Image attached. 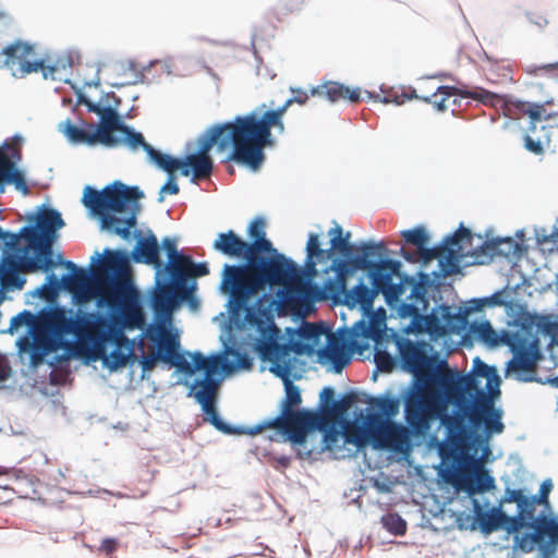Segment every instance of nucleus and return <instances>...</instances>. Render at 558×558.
Wrapping results in <instances>:
<instances>
[{
  "instance_id": "bb28decb",
  "label": "nucleus",
  "mask_w": 558,
  "mask_h": 558,
  "mask_svg": "<svg viewBox=\"0 0 558 558\" xmlns=\"http://www.w3.org/2000/svg\"><path fill=\"white\" fill-rule=\"evenodd\" d=\"M409 373L412 374L410 383L400 387V391L403 393L407 413L411 409L415 411V413L418 412L423 415H427L429 411V393L427 387L432 381V377L422 374L421 371Z\"/></svg>"
},
{
  "instance_id": "680f3d73",
  "label": "nucleus",
  "mask_w": 558,
  "mask_h": 558,
  "mask_svg": "<svg viewBox=\"0 0 558 558\" xmlns=\"http://www.w3.org/2000/svg\"><path fill=\"white\" fill-rule=\"evenodd\" d=\"M457 527L460 531L470 530L475 531L478 529V522L476 520V511H474V515L461 511L458 513L456 518Z\"/></svg>"
},
{
  "instance_id": "2eb2a0df",
  "label": "nucleus",
  "mask_w": 558,
  "mask_h": 558,
  "mask_svg": "<svg viewBox=\"0 0 558 558\" xmlns=\"http://www.w3.org/2000/svg\"><path fill=\"white\" fill-rule=\"evenodd\" d=\"M536 319L537 314L526 312L512 324L517 330L504 329L506 347L512 353V359L507 362L506 377L511 374V368L532 367L541 360L539 339L535 336Z\"/></svg>"
},
{
  "instance_id": "5fc2aeb1",
  "label": "nucleus",
  "mask_w": 558,
  "mask_h": 558,
  "mask_svg": "<svg viewBox=\"0 0 558 558\" xmlns=\"http://www.w3.org/2000/svg\"><path fill=\"white\" fill-rule=\"evenodd\" d=\"M35 319V314L31 310H23L17 314L13 315L10 319L9 326L5 330H1L2 333L14 335L19 328L24 326H31Z\"/></svg>"
},
{
  "instance_id": "f03ea898",
  "label": "nucleus",
  "mask_w": 558,
  "mask_h": 558,
  "mask_svg": "<svg viewBox=\"0 0 558 558\" xmlns=\"http://www.w3.org/2000/svg\"><path fill=\"white\" fill-rule=\"evenodd\" d=\"M211 247L223 256L240 259L223 264L220 272L218 290L227 298L225 306L229 324L243 329L255 323L265 330V323L272 324V315L279 308V298L283 296L286 288L280 287L277 293H270L266 283L256 284V264L248 251L255 244L247 243L234 230L219 232Z\"/></svg>"
},
{
  "instance_id": "a19ab883",
  "label": "nucleus",
  "mask_w": 558,
  "mask_h": 558,
  "mask_svg": "<svg viewBox=\"0 0 558 558\" xmlns=\"http://www.w3.org/2000/svg\"><path fill=\"white\" fill-rule=\"evenodd\" d=\"M93 348L101 354L102 367L107 368L110 373L118 372L130 363L131 353L129 349L124 351L120 347L114 345L110 353L107 354L108 347L105 350L101 348L96 349L94 345Z\"/></svg>"
},
{
  "instance_id": "ea45409f",
  "label": "nucleus",
  "mask_w": 558,
  "mask_h": 558,
  "mask_svg": "<svg viewBox=\"0 0 558 558\" xmlns=\"http://www.w3.org/2000/svg\"><path fill=\"white\" fill-rule=\"evenodd\" d=\"M477 377L486 379V388L488 389V393H485L486 397L497 393L501 395V378L499 376L498 369L495 365H489L481 360L480 356L473 359L472 371Z\"/></svg>"
},
{
  "instance_id": "4468645a",
  "label": "nucleus",
  "mask_w": 558,
  "mask_h": 558,
  "mask_svg": "<svg viewBox=\"0 0 558 558\" xmlns=\"http://www.w3.org/2000/svg\"><path fill=\"white\" fill-rule=\"evenodd\" d=\"M265 219L256 216L247 226V243L255 244L254 248H250L256 264L258 283H266L270 293H274V277L279 269H284L287 266L293 264V259L286 256L283 253L278 252L274 247L270 240L266 236Z\"/></svg>"
},
{
  "instance_id": "0e129e2a",
  "label": "nucleus",
  "mask_w": 558,
  "mask_h": 558,
  "mask_svg": "<svg viewBox=\"0 0 558 558\" xmlns=\"http://www.w3.org/2000/svg\"><path fill=\"white\" fill-rule=\"evenodd\" d=\"M518 108L523 110L529 116L532 124L533 122H539L543 118V104H529L520 101Z\"/></svg>"
},
{
  "instance_id": "e433bc0d",
  "label": "nucleus",
  "mask_w": 558,
  "mask_h": 558,
  "mask_svg": "<svg viewBox=\"0 0 558 558\" xmlns=\"http://www.w3.org/2000/svg\"><path fill=\"white\" fill-rule=\"evenodd\" d=\"M53 259L58 262V265L64 266L66 271L72 276L73 281L80 287H83L94 277L96 270H93L92 267L98 266L101 255L99 252L95 251L94 255L90 256L89 264L85 267H80L72 260L64 259L61 253H58Z\"/></svg>"
},
{
  "instance_id": "9d476101",
  "label": "nucleus",
  "mask_w": 558,
  "mask_h": 558,
  "mask_svg": "<svg viewBox=\"0 0 558 558\" xmlns=\"http://www.w3.org/2000/svg\"><path fill=\"white\" fill-rule=\"evenodd\" d=\"M130 137H133L134 145L128 142H122L131 151H136L142 148L146 153L149 162L154 163L160 170L170 173L173 169L179 170V173L183 177H191V182L195 183L197 177H207L213 172L214 163L209 151L213 147H216L218 153L225 151V148L220 146V132L218 124L215 123L206 129L202 133L197 141L196 147L193 142L185 144V154L183 157H173L169 154L161 153L155 149L148 144L144 135L132 126Z\"/></svg>"
},
{
  "instance_id": "69168bd1",
  "label": "nucleus",
  "mask_w": 558,
  "mask_h": 558,
  "mask_svg": "<svg viewBox=\"0 0 558 558\" xmlns=\"http://www.w3.org/2000/svg\"><path fill=\"white\" fill-rule=\"evenodd\" d=\"M437 245H439V248L446 251L449 256L464 254L463 247H460L459 240H457L456 235L447 234Z\"/></svg>"
},
{
  "instance_id": "b1692460",
  "label": "nucleus",
  "mask_w": 558,
  "mask_h": 558,
  "mask_svg": "<svg viewBox=\"0 0 558 558\" xmlns=\"http://www.w3.org/2000/svg\"><path fill=\"white\" fill-rule=\"evenodd\" d=\"M12 251L7 260L0 265L1 287L4 291H20L24 288L26 277L21 272L19 266H25V258H34L32 244L29 246L15 245Z\"/></svg>"
},
{
  "instance_id": "1a4fd4ad",
  "label": "nucleus",
  "mask_w": 558,
  "mask_h": 558,
  "mask_svg": "<svg viewBox=\"0 0 558 558\" xmlns=\"http://www.w3.org/2000/svg\"><path fill=\"white\" fill-rule=\"evenodd\" d=\"M161 247L168 260L156 262L155 283L158 286V291L149 298L147 304L155 320L171 324L172 314L181 305L184 304L190 310L197 311L201 300L196 294L197 281L183 276L177 267L175 257L181 252L178 250V239L163 238Z\"/></svg>"
},
{
  "instance_id": "473e14b6",
  "label": "nucleus",
  "mask_w": 558,
  "mask_h": 558,
  "mask_svg": "<svg viewBox=\"0 0 558 558\" xmlns=\"http://www.w3.org/2000/svg\"><path fill=\"white\" fill-rule=\"evenodd\" d=\"M474 511H476V520L478 522V530L484 535H489L493 532L497 531H506L507 534H512L513 536L522 535V533L517 532V527L514 522H508L507 519L492 515L488 512L482 510L481 505L476 498L472 499Z\"/></svg>"
},
{
  "instance_id": "338daca9",
  "label": "nucleus",
  "mask_w": 558,
  "mask_h": 558,
  "mask_svg": "<svg viewBox=\"0 0 558 558\" xmlns=\"http://www.w3.org/2000/svg\"><path fill=\"white\" fill-rule=\"evenodd\" d=\"M468 255H469V253L445 256L444 257V269L446 270V274L447 275L460 274L462 270L461 258L463 256H468Z\"/></svg>"
},
{
  "instance_id": "cd10ccee",
  "label": "nucleus",
  "mask_w": 558,
  "mask_h": 558,
  "mask_svg": "<svg viewBox=\"0 0 558 558\" xmlns=\"http://www.w3.org/2000/svg\"><path fill=\"white\" fill-rule=\"evenodd\" d=\"M222 349L215 353H220L223 357L221 364V375L225 377L227 373L238 371H248L253 366V357L244 350L236 341V338L228 332L226 336H220Z\"/></svg>"
},
{
  "instance_id": "a18cd8bd",
  "label": "nucleus",
  "mask_w": 558,
  "mask_h": 558,
  "mask_svg": "<svg viewBox=\"0 0 558 558\" xmlns=\"http://www.w3.org/2000/svg\"><path fill=\"white\" fill-rule=\"evenodd\" d=\"M498 242V255L504 256L508 262L514 263L526 253V246L512 238H496Z\"/></svg>"
},
{
  "instance_id": "72a5a7b5",
  "label": "nucleus",
  "mask_w": 558,
  "mask_h": 558,
  "mask_svg": "<svg viewBox=\"0 0 558 558\" xmlns=\"http://www.w3.org/2000/svg\"><path fill=\"white\" fill-rule=\"evenodd\" d=\"M98 267L105 268L110 278H117L123 269L134 263V254L124 247H105Z\"/></svg>"
},
{
  "instance_id": "9b49d317",
  "label": "nucleus",
  "mask_w": 558,
  "mask_h": 558,
  "mask_svg": "<svg viewBox=\"0 0 558 558\" xmlns=\"http://www.w3.org/2000/svg\"><path fill=\"white\" fill-rule=\"evenodd\" d=\"M222 361L220 353L204 355L199 351L183 350L178 337L166 339V365L174 368L171 376L177 378L172 385H182L189 390L201 388L207 380L223 379Z\"/></svg>"
},
{
  "instance_id": "49530a36",
  "label": "nucleus",
  "mask_w": 558,
  "mask_h": 558,
  "mask_svg": "<svg viewBox=\"0 0 558 558\" xmlns=\"http://www.w3.org/2000/svg\"><path fill=\"white\" fill-rule=\"evenodd\" d=\"M531 367H514L511 368V374L508 377H514L520 383H538L542 385H549L550 387L558 388V374L556 376H548L545 378L536 376Z\"/></svg>"
},
{
  "instance_id": "412c9836",
  "label": "nucleus",
  "mask_w": 558,
  "mask_h": 558,
  "mask_svg": "<svg viewBox=\"0 0 558 558\" xmlns=\"http://www.w3.org/2000/svg\"><path fill=\"white\" fill-rule=\"evenodd\" d=\"M319 248H322L320 235L318 233H310L305 245L306 257L303 265L300 266L293 260L292 265H288L282 270L279 269L274 277V289L276 286H283L293 279L311 284L318 275L317 267H314L313 254Z\"/></svg>"
},
{
  "instance_id": "f3484780",
  "label": "nucleus",
  "mask_w": 558,
  "mask_h": 558,
  "mask_svg": "<svg viewBox=\"0 0 558 558\" xmlns=\"http://www.w3.org/2000/svg\"><path fill=\"white\" fill-rule=\"evenodd\" d=\"M373 242V240L360 241L355 244V251H353L348 250L347 240H330L329 248H319L313 254L314 267L317 264L331 260V265L326 271L332 269L336 277H353L361 269V260L371 254L367 247Z\"/></svg>"
},
{
  "instance_id": "79ce46f5",
  "label": "nucleus",
  "mask_w": 558,
  "mask_h": 558,
  "mask_svg": "<svg viewBox=\"0 0 558 558\" xmlns=\"http://www.w3.org/2000/svg\"><path fill=\"white\" fill-rule=\"evenodd\" d=\"M32 50L33 47L27 43L15 41L14 44L9 45L1 52L4 57L3 66L10 69L13 73V70L21 68L22 61H25Z\"/></svg>"
},
{
  "instance_id": "4c0bfd02",
  "label": "nucleus",
  "mask_w": 558,
  "mask_h": 558,
  "mask_svg": "<svg viewBox=\"0 0 558 558\" xmlns=\"http://www.w3.org/2000/svg\"><path fill=\"white\" fill-rule=\"evenodd\" d=\"M470 333L477 341L484 343L488 348H497L506 345V337L504 330L497 332L488 319L474 320L470 325Z\"/></svg>"
},
{
  "instance_id": "6e6d98bb",
  "label": "nucleus",
  "mask_w": 558,
  "mask_h": 558,
  "mask_svg": "<svg viewBox=\"0 0 558 558\" xmlns=\"http://www.w3.org/2000/svg\"><path fill=\"white\" fill-rule=\"evenodd\" d=\"M360 326L362 329V336L366 339H372L376 343L379 338L384 336L386 329V323L384 319L378 322H374L372 324H366L363 319L355 323L354 327Z\"/></svg>"
},
{
  "instance_id": "7c9ffc66",
  "label": "nucleus",
  "mask_w": 558,
  "mask_h": 558,
  "mask_svg": "<svg viewBox=\"0 0 558 558\" xmlns=\"http://www.w3.org/2000/svg\"><path fill=\"white\" fill-rule=\"evenodd\" d=\"M144 335L149 343L155 348V353L144 355L138 360V364L142 368V379L147 376L151 367L157 363L166 365V338L162 336L161 330L157 327L148 326L144 330Z\"/></svg>"
},
{
  "instance_id": "aec40b11",
  "label": "nucleus",
  "mask_w": 558,
  "mask_h": 558,
  "mask_svg": "<svg viewBox=\"0 0 558 558\" xmlns=\"http://www.w3.org/2000/svg\"><path fill=\"white\" fill-rule=\"evenodd\" d=\"M363 396L367 408L357 412L355 417L359 423L364 425L375 426L395 420L400 412L401 404L404 407V398L400 389L397 393L391 389H386L375 396L368 393H363Z\"/></svg>"
},
{
  "instance_id": "6ab92c4d",
  "label": "nucleus",
  "mask_w": 558,
  "mask_h": 558,
  "mask_svg": "<svg viewBox=\"0 0 558 558\" xmlns=\"http://www.w3.org/2000/svg\"><path fill=\"white\" fill-rule=\"evenodd\" d=\"M222 380L223 379H217L214 383L207 380L198 389H189L186 397L194 398L195 402L201 407L204 414V421L214 426L218 432L225 435H257L258 432L254 430V425L250 427L244 425H233L221 417L217 409V402Z\"/></svg>"
},
{
  "instance_id": "5701e85b",
  "label": "nucleus",
  "mask_w": 558,
  "mask_h": 558,
  "mask_svg": "<svg viewBox=\"0 0 558 558\" xmlns=\"http://www.w3.org/2000/svg\"><path fill=\"white\" fill-rule=\"evenodd\" d=\"M554 524H547V527L539 532L524 531L522 535L513 536V551L529 554L537 549L541 558H555L558 547L556 545V537L550 535L554 531Z\"/></svg>"
},
{
  "instance_id": "de8ad7c7",
  "label": "nucleus",
  "mask_w": 558,
  "mask_h": 558,
  "mask_svg": "<svg viewBox=\"0 0 558 558\" xmlns=\"http://www.w3.org/2000/svg\"><path fill=\"white\" fill-rule=\"evenodd\" d=\"M484 299L483 298H473L470 299L464 307H458L456 310L452 308V313H461L464 315V318L461 323L453 325L452 327L448 326V331L441 333V339L448 337L451 332L456 331L458 328L465 326L468 324V314L471 313H480L484 310Z\"/></svg>"
},
{
  "instance_id": "a878e982",
  "label": "nucleus",
  "mask_w": 558,
  "mask_h": 558,
  "mask_svg": "<svg viewBox=\"0 0 558 558\" xmlns=\"http://www.w3.org/2000/svg\"><path fill=\"white\" fill-rule=\"evenodd\" d=\"M433 342L405 339L399 347L400 366L404 372H415L427 368L430 365V359L434 353Z\"/></svg>"
},
{
  "instance_id": "37998d69",
  "label": "nucleus",
  "mask_w": 558,
  "mask_h": 558,
  "mask_svg": "<svg viewBox=\"0 0 558 558\" xmlns=\"http://www.w3.org/2000/svg\"><path fill=\"white\" fill-rule=\"evenodd\" d=\"M522 281L515 283L513 287L506 284L502 289H499L488 296H483L485 307L504 306L508 302V298L511 294H520L523 286H531V279L521 275Z\"/></svg>"
},
{
  "instance_id": "13d9d810",
  "label": "nucleus",
  "mask_w": 558,
  "mask_h": 558,
  "mask_svg": "<svg viewBox=\"0 0 558 558\" xmlns=\"http://www.w3.org/2000/svg\"><path fill=\"white\" fill-rule=\"evenodd\" d=\"M514 295L515 294H511V296L508 298V302L504 304L507 316L512 318V322L508 323L509 325H512L517 319L529 312L526 304L515 300Z\"/></svg>"
},
{
  "instance_id": "c756f323",
  "label": "nucleus",
  "mask_w": 558,
  "mask_h": 558,
  "mask_svg": "<svg viewBox=\"0 0 558 558\" xmlns=\"http://www.w3.org/2000/svg\"><path fill=\"white\" fill-rule=\"evenodd\" d=\"M70 84L75 92L77 104L86 106L87 111L97 114L99 121L109 122L116 125V128H125V125H128L125 121H123L122 114L119 112V99H116V104L102 102V98L94 102L86 96L82 88H77L72 82Z\"/></svg>"
},
{
  "instance_id": "20e7f679",
  "label": "nucleus",
  "mask_w": 558,
  "mask_h": 558,
  "mask_svg": "<svg viewBox=\"0 0 558 558\" xmlns=\"http://www.w3.org/2000/svg\"><path fill=\"white\" fill-rule=\"evenodd\" d=\"M145 197L138 185H126L116 180L101 190L85 185L81 198L82 204L99 221L100 229L118 235L124 241L136 240L133 248L134 263L156 265L160 252L156 235L148 230L145 239L136 229L137 216L141 210L140 201Z\"/></svg>"
},
{
  "instance_id": "39448f33",
  "label": "nucleus",
  "mask_w": 558,
  "mask_h": 558,
  "mask_svg": "<svg viewBox=\"0 0 558 558\" xmlns=\"http://www.w3.org/2000/svg\"><path fill=\"white\" fill-rule=\"evenodd\" d=\"M367 250L369 255L361 260L363 275L357 282L348 288L349 277L327 278L324 284V299H339V303L349 310L357 308L363 314L374 308L375 299L381 294L385 303L397 317V307L393 293L392 280L401 266V260L388 256L389 250L384 241H374Z\"/></svg>"
},
{
  "instance_id": "ddd939ff",
  "label": "nucleus",
  "mask_w": 558,
  "mask_h": 558,
  "mask_svg": "<svg viewBox=\"0 0 558 558\" xmlns=\"http://www.w3.org/2000/svg\"><path fill=\"white\" fill-rule=\"evenodd\" d=\"M403 416L404 422L395 418L372 426L376 439L380 440L385 447V449H378V451L407 454L414 445H418L432 436L433 420L428 415L415 413L411 409L407 413V408H404Z\"/></svg>"
},
{
  "instance_id": "052dcab7",
  "label": "nucleus",
  "mask_w": 558,
  "mask_h": 558,
  "mask_svg": "<svg viewBox=\"0 0 558 558\" xmlns=\"http://www.w3.org/2000/svg\"><path fill=\"white\" fill-rule=\"evenodd\" d=\"M180 191L175 174L173 172L167 173V180L161 185L158 192V203H162L165 195H177Z\"/></svg>"
},
{
  "instance_id": "c9c22d12",
  "label": "nucleus",
  "mask_w": 558,
  "mask_h": 558,
  "mask_svg": "<svg viewBox=\"0 0 558 558\" xmlns=\"http://www.w3.org/2000/svg\"><path fill=\"white\" fill-rule=\"evenodd\" d=\"M366 426L367 429L364 433L345 436L344 442L347 445H351L354 447L353 451L350 448H348L349 457H357L360 453H362L364 464L368 469H372L371 460L367 459L366 456V447L369 446L374 450L385 449V447L380 440L376 439V435L373 432V427L369 425Z\"/></svg>"
},
{
  "instance_id": "4d7b16f0",
  "label": "nucleus",
  "mask_w": 558,
  "mask_h": 558,
  "mask_svg": "<svg viewBox=\"0 0 558 558\" xmlns=\"http://www.w3.org/2000/svg\"><path fill=\"white\" fill-rule=\"evenodd\" d=\"M453 89L457 92L454 87L441 85L437 88L435 94L423 97L422 99L428 104H433L437 111L444 112L447 110L446 100L451 96Z\"/></svg>"
},
{
  "instance_id": "7ed1b4c3",
  "label": "nucleus",
  "mask_w": 558,
  "mask_h": 558,
  "mask_svg": "<svg viewBox=\"0 0 558 558\" xmlns=\"http://www.w3.org/2000/svg\"><path fill=\"white\" fill-rule=\"evenodd\" d=\"M138 300V290L132 280H112L110 291L106 295L97 294L94 298L93 311H88L84 302L77 304L75 312L73 308L56 304L51 313L53 322L48 326V333L58 347H65L73 340L85 337L87 327L99 326L93 344L96 349L105 350L123 335L125 311L130 305H136Z\"/></svg>"
},
{
  "instance_id": "c03bdc74",
  "label": "nucleus",
  "mask_w": 558,
  "mask_h": 558,
  "mask_svg": "<svg viewBox=\"0 0 558 558\" xmlns=\"http://www.w3.org/2000/svg\"><path fill=\"white\" fill-rule=\"evenodd\" d=\"M457 93L462 98H471L473 100H477L483 105L497 107L502 101V96L487 90L480 86H474L472 88L463 85L457 88Z\"/></svg>"
},
{
  "instance_id": "6e6552de",
  "label": "nucleus",
  "mask_w": 558,
  "mask_h": 558,
  "mask_svg": "<svg viewBox=\"0 0 558 558\" xmlns=\"http://www.w3.org/2000/svg\"><path fill=\"white\" fill-rule=\"evenodd\" d=\"M27 225L19 233L23 241L33 245L34 258H25V267L31 272L44 271V282L29 294L44 299L43 292L48 288L57 292L60 290V278L53 272L58 262L53 259V245L59 239V231L65 226L61 213L49 204H40L35 211L26 215Z\"/></svg>"
},
{
  "instance_id": "f8f14e48",
  "label": "nucleus",
  "mask_w": 558,
  "mask_h": 558,
  "mask_svg": "<svg viewBox=\"0 0 558 558\" xmlns=\"http://www.w3.org/2000/svg\"><path fill=\"white\" fill-rule=\"evenodd\" d=\"M446 384L452 391L459 395L453 402L456 416L450 422H460L489 417L490 415H504L501 407L496 402L500 393L486 397L488 389L482 387V380L472 372L453 373L446 378Z\"/></svg>"
},
{
  "instance_id": "864d4df0",
  "label": "nucleus",
  "mask_w": 558,
  "mask_h": 558,
  "mask_svg": "<svg viewBox=\"0 0 558 558\" xmlns=\"http://www.w3.org/2000/svg\"><path fill=\"white\" fill-rule=\"evenodd\" d=\"M383 526L391 534L401 536L407 532V521L397 512L381 517Z\"/></svg>"
},
{
  "instance_id": "2f4dec72",
  "label": "nucleus",
  "mask_w": 558,
  "mask_h": 558,
  "mask_svg": "<svg viewBox=\"0 0 558 558\" xmlns=\"http://www.w3.org/2000/svg\"><path fill=\"white\" fill-rule=\"evenodd\" d=\"M322 420L320 415H315L313 421L306 424H290V432L286 433L287 442L298 447V454L300 458H308L314 451V447L308 448L307 437L314 432L319 429Z\"/></svg>"
},
{
  "instance_id": "0eeeda50",
  "label": "nucleus",
  "mask_w": 558,
  "mask_h": 558,
  "mask_svg": "<svg viewBox=\"0 0 558 558\" xmlns=\"http://www.w3.org/2000/svg\"><path fill=\"white\" fill-rule=\"evenodd\" d=\"M217 124L220 146L228 150L223 161L235 162L254 172L266 159L264 149L276 144L271 129H277L279 134L284 132L283 118H279V113L259 116L258 110L236 114L232 120Z\"/></svg>"
},
{
  "instance_id": "603ef678",
  "label": "nucleus",
  "mask_w": 558,
  "mask_h": 558,
  "mask_svg": "<svg viewBox=\"0 0 558 558\" xmlns=\"http://www.w3.org/2000/svg\"><path fill=\"white\" fill-rule=\"evenodd\" d=\"M538 335L549 337L553 342L558 344V341L555 340L558 335V322L550 316L537 314L535 336L538 337Z\"/></svg>"
},
{
  "instance_id": "e2e57ef3",
  "label": "nucleus",
  "mask_w": 558,
  "mask_h": 558,
  "mask_svg": "<svg viewBox=\"0 0 558 558\" xmlns=\"http://www.w3.org/2000/svg\"><path fill=\"white\" fill-rule=\"evenodd\" d=\"M340 433L333 429H324L320 440L319 452L331 451L336 448L339 441Z\"/></svg>"
},
{
  "instance_id": "4be33fe9",
  "label": "nucleus",
  "mask_w": 558,
  "mask_h": 558,
  "mask_svg": "<svg viewBox=\"0 0 558 558\" xmlns=\"http://www.w3.org/2000/svg\"><path fill=\"white\" fill-rule=\"evenodd\" d=\"M21 160V148L9 147V142L4 141L0 148V194L4 192L7 185H13L23 195L29 193L26 173L19 167Z\"/></svg>"
},
{
  "instance_id": "f704fd0d",
  "label": "nucleus",
  "mask_w": 558,
  "mask_h": 558,
  "mask_svg": "<svg viewBox=\"0 0 558 558\" xmlns=\"http://www.w3.org/2000/svg\"><path fill=\"white\" fill-rule=\"evenodd\" d=\"M311 94L313 96H325L330 102H337L340 99H344L352 104H357L362 99L360 87L350 88L342 83L332 81L312 87Z\"/></svg>"
},
{
  "instance_id": "8fccbe9b",
  "label": "nucleus",
  "mask_w": 558,
  "mask_h": 558,
  "mask_svg": "<svg viewBox=\"0 0 558 558\" xmlns=\"http://www.w3.org/2000/svg\"><path fill=\"white\" fill-rule=\"evenodd\" d=\"M400 234L407 244L414 245L417 250L426 248V245L430 242V234L422 225L412 229H404Z\"/></svg>"
},
{
  "instance_id": "423d86ee",
  "label": "nucleus",
  "mask_w": 558,
  "mask_h": 558,
  "mask_svg": "<svg viewBox=\"0 0 558 558\" xmlns=\"http://www.w3.org/2000/svg\"><path fill=\"white\" fill-rule=\"evenodd\" d=\"M395 278L398 281L392 280L391 298L396 301L397 318H409L414 335H427L432 341H438L441 333L448 331V326L463 320V314L452 313V306L445 303L436 305L428 313V291L434 287L428 272L418 270L415 275H409L401 265Z\"/></svg>"
},
{
  "instance_id": "58836bf2",
  "label": "nucleus",
  "mask_w": 558,
  "mask_h": 558,
  "mask_svg": "<svg viewBox=\"0 0 558 558\" xmlns=\"http://www.w3.org/2000/svg\"><path fill=\"white\" fill-rule=\"evenodd\" d=\"M40 71L43 74V78H51L52 81H62L64 83H71L70 78H63L61 75H58V64H45L44 59H37L33 61H22L21 68H16L13 70V76L15 77H24L27 74Z\"/></svg>"
},
{
  "instance_id": "a211bd4d",
  "label": "nucleus",
  "mask_w": 558,
  "mask_h": 558,
  "mask_svg": "<svg viewBox=\"0 0 558 558\" xmlns=\"http://www.w3.org/2000/svg\"><path fill=\"white\" fill-rule=\"evenodd\" d=\"M502 417L504 415H490L489 417L464 421L463 423L448 422L446 427L449 433L461 436L474 450V454L477 450H481L482 459L493 462L495 457L492 453L489 439L505 430Z\"/></svg>"
},
{
  "instance_id": "3c124183",
  "label": "nucleus",
  "mask_w": 558,
  "mask_h": 558,
  "mask_svg": "<svg viewBox=\"0 0 558 558\" xmlns=\"http://www.w3.org/2000/svg\"><path fill=\"white\" fill-rule=\"evenodd\" d=\"M340 401L336 396V390L332 386H325L319 392V404L323 413L330 415L339 414Z\"/></svg>"
},
{
  "instance_id": "393cba45",
  "label": "nucleus",
  "mask_w": 558,
  "mask_h": 558,
  "mask_svg": "<svg viewBox=\"0 0 558 558\" xmlns=\"http://www.w3.org/2000/svg\"><path fill=\"white\" fill-rule=\"evenodd\" d=\"M473 473H460L452 483L456 492L465 493L471 500L475 495L488 493L496 487L495 477L476 458L473 461Z\"/></svg>"
},
{
  "instance_id": "774afa93",
  "label": "nucleus",
  "mask_w": 558,
  "mask_h": 558,
  "mask_svg": "<svg viewBox=\"0 0 558 558\" xmlns=\"http://www.w3.org/2000/svg\"><path fill=\"white\" fill-rule=\"evenodd\" d=\"M535 239L538 244H544L546 242H551L556 246V251L558 252V228L554 227L551 233H547L544 227L535 228Z\"/></svg>"
},
{
  "instance_id": "f257e3e1",
  "label": "nucleus",
  "mask_w": 558,
  "mask_h": 558,
  "mask_svg": "<svg viewBox=\"0 0 558 558\" xmlns=\"http://www.w3.org/2000/svg\"><path fill=\"white\" fill-rule=\"evenodd\" d=\"M265 330L257 324L245 326L246 339L252 351L262 362H269V372L282 380L286 396L279 404V411L274 417L266 418L254 425L258 434L274 424H306L313 421L318 411L298 407L302 403V391L294 380H300L308 371V364L303 356L313 359L322 365H328V371L340 374L351 362V355L342 348L335 345L329 349L322 345V330L313 324L288 326L284 332L277 326L275 315L272 324L265 323Z\"/></svg>"
},
{
  "instance_id": "dca6fc26",
  "label": "nucleus",
  "mask_w": 558,
  "mask_h": 558,
  "mask_svg": "<svg viewBox=\"0 0 558 558\" xmlns=\"http://www.w3.org/2000/svg\"><path fill=\"white\" fill-rule=\"evenodd\" d=\"M58 130L66 137L72 145H85L94 147L101 145L106 148L122 146V142L134 145L133 137H130L132 125L116 128L109 122L99 121L96 125L83 121V126L74 124L70 119L61 121Z\"/></svg>"
},
{
  "instance_id": "09e8293b",
  "label": "nucleus",
  "mask_w": 558,
  "mask_h": 558,
  "mask_svg": "<svg viewBox=\"0 0 558 558\" xmlns=\"http://www.w3.org/2000/svg\"><path fill=\"white\" fill-rule=\"evenodd\" d=\"M497 247L498 242L497 239L494 238L492 240L484 241L469 255L474 258V264L488 265L493 262L494 256L498 255Z\"/></svg>"
},
{
  "instance_id": "c85d7f7f",
  "label": "nucleus",
  "mask_w": 558,
  "mask_h": 558,
  "mask_svg": "<svg viewBox=\"0 0 558 558\" xmlns=\"http://www.w3.org/2000/svg\"><path fill=\"white\" fill-rule=\"evenodd\" d=\"M513 522L517 527V532L521 533L523 529L525 531H542L547 527L549 523L558 524V517L545 513H535V508L532 506V501L527 500V495L517 504V513L512 515Z\"/></svg>"
},
{
  "instance_id": "bf43d9fd",
  "label": "nucleus",
  "mask_w": 558,
  "mask_h": 558,
  "mask_svg": "<svg viewBox=\"0 0 558 558\" xmlns=\"http://www.w3.org/2000/svg\"><path fill=\"white\" fill-rule=\"evenodd\" d=\"M506 483L505 493L500 497V504H518L525 495L524 488L510 487V477L508 475L501 477Z\"/></svg>"
}]
</instances>
